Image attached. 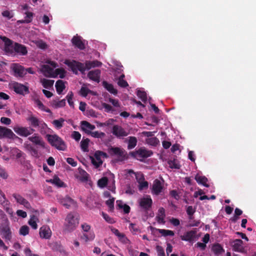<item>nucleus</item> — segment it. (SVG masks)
<instances>
[{"mask_svg":"<svg viewBox=\"0 0 256 256\" xmlns=\"http://www.w3.org/2000/svg\"><path fill=\"white\" fill-rule=\"evenodd\" d=\"M64 64L68 66L72 72L76 74H78V71H80L82 74H84L86 70L94 68L92 61L90 60H86L84 64L75 60H66Z\"/></svg>","mask_w":256,"mask_h":256,"instance_id":"1","label":"nucleus"},{"mask_svg":"<svg viewBox=\"0 0 256 256\" xmlns=\"http://www.w3.org/2000/svg\"><path fill=\"white\" fill-rule=\"evenodd\" d=\"M46 138L50 144L58 150L65 151L66 150V143L58 135L48 134L46 135Z\"/></svg>","mask_w":256,"mask_h":256,"instance_id":"2","label":"nucleus"},{"mask_svg":"<svg viewBox=\"0 0 256 256\" xmlns=\"http://www.w3.org/2000/svg\"><path fill=\"white\" fill-rule=\"evenodd\" d=\"M78 224V220L72 213H69L66 216L64 225V232H71L74 230Z\"/></svg>","mask_w":256,"mask_h":256,"instance_id":"3","label":"nucleus"},{"mask_svg":"<svg viewBox=\"0 0 256 256\" xmlns=\"http://www.w3.org/2000/svg\"><path fill=\"white\" fill-rule=\"evenodd\" d=\"M153 154L152 150H149L144 148H140L137 150L131 152L130 154L138 160H142V158H147Z\"/></svg>","mask_w":256,"mask_h":256,"instance_id":"4","label":"nucleus"},{"mask_svg":"<svg viewBox=\"0 0 256 256\" xmlns=\"http://www.w3.org/2000/svg\"><path fill=\"white\" fill-rule=\"evenodd\" d=\"M1 39L4 43V50L8 54H14V42L10 39L4 36H0Z\"/></svg>","mask_w":256,"mask_h":256,"instance_id":"5","label":"nucleus"},{"mask_svg":"<svg viewBox=\"0 0 256 256\" xmlns=\"http://www.w3.org/2000/svg\"><path fill=\"white\" fill-rule=\"evenodd\" d=\"M14 131L18 135L24 137H26L32 134L35 130L30 127L15 126Z\"/></svg>","mask_w":256,"mask_h":256,"instance_id":"6","label":"nucleus"},{"mask_svg":"<svg viewBox=\"0 0 256 256\" xmlns=\"http://www.w3.org/2000/svg\"><path fill=\"white\" fill-rule=\"evenodd\" d=\"M152 204V200L150 196L141 198L139 200V206L144 212L148 211Z\"/></svg>","mask_w":256,"mask_h":256,"instance_id":"7","label":"nucleus"},{"mask_svg":"<svg viewBox=\"0 0 256 256\" xmlns=\"http://www.w3.org/2000/svg\"><path fill=\"white\" fill-rule=\"evenodd\" d=\"M0 230L2 238L6 240L10 241L11 240L12 238V232L6 222L2 224L0 226Z\"/></svg>","mask_w":256,"mask_h":256,"instance_id":"8","label":"nucleus"},{"mask_svg":"<svg viewBox=\"0 0 256 256\" xmlns=\"http://www.w3.org/2000/svg\"><path fill=\"white\" fill-rule=\"evenodd\" d=\"M164 182L163 180L162 182H161L158 179H156L154 180L152 188V194L158 196L162 192L164 188Z\"/></svg>","mask_w":256,"mask_h":256,"instance_id":"9","label":"nucleus"},{"mask_svg":"<svg viewBox=\"0 0 256 256\" xmlns=\"http://www.w3.org/2000/svg\"><path fill=\"white\" fill-rule=\"evenodd\" d=\"M12 87L14 90L18 94L24 96L30 93L28 87L22 84L15 82Z\"/></svg>","mask_w":256,"mask_h":256,"instance_id":"10","label":"nucleus"},{"mask_svg":"<svg viewBox=\"0 0 256 256\" xmlns=\"http://www.w3.org/2000/svg\"><path fill=\"white\" fill-rule=\"evenodd\" d=\"M4 138L14 139L18 138V136H16L10 129L0 126V138Z\"/></svg>","mask_w":256,"mask_h":256,"instance_id":"11","label":"nucleus"},{"mask_svg":"<svg viewBox=\"0 0 256 256\" xmlns=\"http://www.w3.org/2000/svg\"><path fill=\"white\" fill-rule=\"evenodd\" d=\"M112 133L114 135L118 138H122L126 136L128 134L124 128L118 125H114L112 128Z\"/></svg>","mask_w":256,"mask_h":256,"instance_id":"12","label":"nucleus"},{"mask_svg":"<svg viewBox=\"0 0 256 256\" xmlns=\"http://www.w3.org/2000/svg\"><path fill=\"white\" fill-rule=\"evenodd\" d=\"M180 238L182 240L190 242H193L198 238L196 236V230L188 231L186 232L184 235L180 236Z\"/></svg>","mask_w":256,"mask_h":256,"instance_id":"13","label":"nucleus"},{"mask_svg":"<svg viewBox=\"0 0 256 256\" xmlns=\"http://www.w3.org/2000/svg\"><path fill=\"white\" fill-rule=\"evenodd\" d=\"M12 70L16 76L23 77L26 75L24 68L18 64H14L12 66Z\"/></svg>","mask_w":256,"mask_h":256,"instance_id":"14","label":"nucleus"},{"mask_svg":"<svg viewBox=\"0 0 256 256\" xmlns=\"http://www.w3.org/2000/svg\"><path fill=\"white\" fill-rule=\"evenodd\" d=\"M58 202L67 208H69L70 206L74 204V200L68 196L63 197L61 196H58Z\"/></svg>","mask_w":256,"mask_h":256,"instance_id":"15","label":"nucleus"},{"mask_svg":"<svg viewBox=\"0 0 256 256\" xmlns=\"http://www.w3.org/2000/svg\"><path fill=\"white\" fill-rule=\"evenodd\" d=\"M14 53L21 56H26L28 54L26 47L18 42L14 43Z\"/></svg>","mask_w":256,"mask_h":256,"instance_id":"16","label":"nucleus"},{"mask_svg":"<svg viewBox=\"0 0 256 256\" xmlns=\"http://www.w3.org/2000/svg\"><path fill=\"white\" fill-rule=\"evenodd\" d=\"M40 236L42 238L49 239L52 236V231L48 226H42L40 229Z\"/></svg>","mask_w":256,"mask_h":256,"instance_id":"17","label":"nucleus"},{"mask_svg":"<svg viewBox=\"0 0 256 256\" xmlns=\"http://www.w3.org/2000/svg\"><path fill=\"white\" fill-rule=\"evenodd\" d=\"M72 42L74 46L80 50H83L85 48L84 42L82 40V38L80 36H74L72 39Z\"/></svg>","mask_w":256,"mask_h":256,"instance_id":"18","label":"nucleus"},{"mask_svg":"<svg viewBox=\"0 0 256 256\" xmlns=\"http://www.w3.org/2000/svg\"><path fill=\"white\" fill-rule=\"evenodd\" d=\"M100 74L101 72L98 69L92 70L88 72V76L91 80L98 83L100 82Z\"/></svg>","mask_w":256,"mask_h":256,"instance_id":"19","label":"nucleus"},{"mask_svg":"<svg viewBox=\"0 0 256 256\" xmlns=\"http://www.w3.org/2000/svg\"><path fill=\"white\" fill-rule=\"evenodd\" d=\"M12 196L15 198L17 202L23 205L26 208H31L30 202L20 194H14Z\"/></svg>","mask_w":256,"mask_h":256,"instance_id":"20","label":"nucleus"},{"mask_svg":"<svg viewBox=\"0 0 256 256\" xmlns=\"http://www.w3.org/2000/svg\"><path fill=\"white\" fill-rule=\"evenodd\" d=\"M102 154H103L102 152L96 151L94 154V158H92V164L96 168H98L102 164V161L101 159Z\"/></svg>","mask_w":256,"mask_h":256,"instance_id":"21","label":"nucleus"},{"mask_svg":"<svg viewBox=\"0 0 256 256\" xmlns=\"http://www.w3.org/2000/svg\"><path fill=\"white\" fill-rule=\"evenodd\" d=\"M96 127L94 125L90 124L87 121H82L81 122V128L88 134H89L88 132H91V130L95 129Z\"/></svg>","mask_w":256,"mask_h":256,"instance_id":"22","label":"nucleus"},{"mask_svg":"<svg viewBox=\"0 0 256 256\" xmlns=\"http://www.w3.org/2000/svg\"><path fill=\"white\" fill-rule=\"evenodd\" d=\"M166 216L165 210L163 208H160L158 210V214L156 216V220L158 224H164V218Z\"/></svg>","mask_w":256,"mask_h":256,"instance_id":"23","label":"nucleus"},{"mask_svg":"<svg viewBox=\"0 0 256 256\" xmlns=\"http://www.w3.org/2000/svg\"><path fill=\"white\" fill-rule=\"evenodd\" d=\"M243 241L240 239H236L234 241L233 248L236 252H242L244 250L242 246Z\"/></svg>","mask_w":256,"mask_h":256,"instance_id":"24","label":"nucleus"},{"mask_svg":"<svg viewBox=\"0 0 256 256\" xmlns=\"http://www.w3.org/2000/svg\"><path fill=\"white\" fill-rule=\"evenodd\" d=\"M108 153L111 156H122L124 154L122 150L118 147H111L108 148Z\"/></svg>","mask_w":256,"mask_h":256,"instance_id":"25","label":"nucleus"},{"mask_svg":"<svg viewBox=\"0 0 256 256\" xmlns=\"http://www.w3.org/2000/svg\"><path fill=\"white\" fill-rule=\"evenodd\" d=\"M28 139L35 144L42 146L44 144L42 138L36 134H34L32 136L29 137Z\"/></svg>","mask_w":256,"mask_h":256,"instance_id":"26","label":"nucleus"},{"mask_svg":"<svg viewBox=\"0 0 256 256\" xmlns=\"http://www.w3.org/2000/svg\"><path fill=\"white\" fill-rule=\"evenodd\" d=\"M66 99L59 100L58 98L53 100L52 102V106L54 108H62L66 106Z\"/></svg>","mask_w":256,"mask_h":256,"instance_id":"27","label":"nucleus"},{"mask_svg":"<svg viewBox=\"0 0 256 256\" xmlns=\"http://www.w3.org/2000/svg\"><path fill=\"white\" fill-rule=\"evenodd\" d=\"M42 120L33 116H30L27 118V120L30 122V125L34 128H38Z\"/></svg>","mask_w":256,"mask_h":256,"instance_id":"28","label":"nucleus"},{"mask_svg":"<svg viewBox=\"0 0 256 256\" xmlns=\"http://www.w3.org/2000/svg\"><path fill=\"white\" fill-rule=\"evenodd\" d=\"M194 178L198 184H202L207 188L209 187V185L206 184L208 178L206 176L196 174Z\"/></svg>","mask_w":256,"mask_h":256,"instance_id":"29","label":"nucleus"},{"mask_svg":"<svg viewBox=\"0 0 256 256\" xmlns=\"http://www.w3.org/2000/svg\"><path fill=\"white\" fill-rule=\"evenodd\" d=\"M26 15L24 20H20L18 22L20 24H28L32 22L34 16V14L32 12H25Z\"/></svg>","mask_w":256,"mask_h":256,"instance_id":"30","label":"nucleus"},{"mask_svg":"<svg viewBox=\"0 0 256 256\" xmlns=\"http://www.w3.org/2000/svg\"><path fill=\"white\" fill-rule=\"evenodd\" d=\"M55 87L58 94H60L65 89L66 86L64 82L62 80H58L56 82Z\"/></svg>","mask_w":256,"mask_h":256,"instance_id":"31","label":"nucleus"},{"mask_svg":"<svg viewBox=\"0 0 256 256\" xmlns=\"http://www.w3.org/2000/svg\"><path fill=\"white\" fill-rule=\"evenodd\" d=\"M138 140L137 138L135 136H129L128 140V150H132L134 148L137 144Z\"/></svg>","mask_w":256,"mask_h":256,"instance_id":"32","label":"nucleus"},{"mask_svg":"<svg viewBox=\"0 0 256 256\" xmlns=\"http://www.w3.org/2000/svg\"><path fill=\"white\" fill-rule=\"evenodd\" d=\"M65 120L60 118L58 120H54L52 122V124L54 125V128L57 130H60L64 126Z\"/></svg>","mask_w":256,"mask_h":256,"instance_id":"33","label":"nucleus"},{"mask_svg":"<svg viewBox=\"0 0 256 256\" xmlns=\"http://www.w3.org/2000/svg\"><path fill=\"white\" fill-rule=\"evenodd\" d=\"M103 86L110 92L112 94H116L117 90L114 88V86L112 84L108 83L106 81L102 82Z\"/></svg>","mask_w":256,"mask_h":256,"instance_id":"34","label":"nucleus"},{"mask_svg":"<svg viewBox=\"0 0 256 256\" xmlns=\"http://www.w3.org/2000/svg\"><path fill=\"white\" fill-rule=\"evenodd\" d=\"M90 140L88 138H82L80 142V148L84 152H88V145Z\"/></svg>","mask_w":256,"mask_h":256,"instance_id":"35","label":"nucleus"},{"mask_svg":"<svg viewBox=\"0 0 256 256\" xmlns=\"http://www.w3.org/2000/svg\"><path fill=\"white\" fill-rule=\"evenodd\" d=\"M40 82L44 88H45L49 89L52 88L54 84V80H48L46 78H43L41 80Z\"/></svg>","mask_w":256,"mask_h":256,"instance_id":"36","label":"nucleus"},{"mask_svg":"<svg viewBox=\"0 0 256 256\" xmlns=\"http://www.w3.org/2000/svg\"><path fill=\"white\" fill-rule=\"evenodd\" d=\"M212 250L216 254H220L223 252H224L222 247L219 244H214L213 246H212Z\"/></svg>","mask_w":256,"mask_h":256,"instance_id":"37","label":"nucleus"},{"mask_svg":"<svg viewBox=\"0 0 256 256\" xmlns=\"http://www.w3.org/2000/svg\"><path fill=\"white\" fill-rule=\"evenodd\" d=\"M158 231L160 234H162V236H174V231L171 230L158 229Z\"/></svg>","mask_w":256,"mask_h":256,"instance_id":"38","label":"nucleus"},{"mask_svg":"<svg viewBox=\"0 0 256 256\" xmlns=\"http://www.w3.org/2000/svg\"><path fill=\"white\" fill-rule=\"evenodd\" d=\"M38 128L42 134H46V130L48 128L47 124L42 120H41Z\"/></svg>","mask_w":256,"mask_h":256,"instance_id":"39","label":"nucleus"},{"mask_svg":"<svg viewBox=\"0 0 256 256\" xmlns=\"http://www.w3.org/2000/svg\"><path fill=\"white\" fill-rule=\"evenodd\" d=\"M169 166L172 168L179 169L180 168V165L178 162L176 160H170L168 162Z\"/></svg>","mask_w":256,"mask_h":256,"instance_id":"40","label":"nucleus"},{"mask_svg":"<svg viewBox=\"0 0 256 256\" xmlns=\"http://www.w3.org/2000/svg\"><path fill=\"white\" fill-rule=\"evenodd\" d=\"M50 182L58 187H62L64 185V182L58 176H56L52 180H50Z\"/></svg>","mask_w":256,"mask_h":256,"instance_id":"41","label":"nucleus"},{"mask_svg":"<svg viewBox=\"0 0 256 256\" xmlns=\"http://www.w3.org/2000/svg\"><path fill=\"white\" fill-rule=\"evenodd\" d=\"M73 97L74 94L72 92H69L66 96V98L68 100V104L69 106L72 108H74V102L72 101Z\"/></svg>","mask_w":256,"mask_h":256,"instance_id":"42","label":"nucleus"},{"mask_svg":"<svg viewBox=\"0 0 256 256\" xmlns=\"http://www.w3.org/2000/svg\"><path fill=\"white\" fill-rule=\"evenodd\" d=\"M42 70L46 76L51 74L53 71V69L48 65H44Z\"/></svg>","mask_w":256,"mask_h":256,"instance_id":"43","label":"nucleus"},{"mask_svg":"<svg viewBox=\"0 0 256 256\" xmlns=\"http://www.w3.org/2000/svg\"><path fill=\"white\" fill-rule=\"evenodd\" d=\"M108 182V178L106 177H103L98 180V185L100 188H103L107 185Z\"/></svg>","mask_w":256,"mask_h":256,"instance_id":"44","label":"nucleus"},{"mask_svg":"<svg viewBox=\"0 0 256 256\" xmlns=\"http://www.w3.org/2000/svg\"><path fill=\"white\" fill-rule=\"evenodd\" d=\"M137 96L144 102L147 100L146 94L145 92L140 90H138L136 93Z\"/></svg>","mask_w":256,"mask_h":256,"instance_id":"45","label":"nucleus"},{"mask_svg":"<svg viewBox=\"0 0 256 256\" xmlns=\"http://www.w3.org/2000/svg\"><path fill=\"white\" fill-rule=\"evenodd\" d=\"M89 134L95 138H102L105 136L106 134L103 132L98 131L88 132Z\"/></svg>","mask_w":256,"mask_h":256,"instance_id":"46","label":"nucleus"},{"mask_svg":"<svg viewBox=\"0 0 256 256\" xmlns=\"http://www.w3.org/2000/svg\"><path fill=\"white\" fill-rule=\"evenodd\" d=\"M146 142L151 146H156L159 142V140L156 137H152L146 139Z\"/></svg>","mask_w":256,"mask_h":256,"instance_id":"47","label":"nucleus"},{"mask_svg":"<svg viewBox=\"0 0 256 256\" xmlns=\"http://www.w3.org/2000/svg\"><path fill=\"white\" fill-rule=\"evenodd\" d=\"M29 233V228L28 226L24 225L20 227L19 234L20 235L25 236Z\"/></svg>","mask_w":256,"mask_h":256,"instance_id":"48","label":"nucleus"},{"mask_svg":"<svg viewBox=\"0 0 256 256\" xmlns=\"http://www.w3.org/2000/svg\"><path fill=\"white\" fill-rule=\"evenodd\" d=\"M95 235L94 232H90L88 234H84L82 236V238L85 240V241L88 242L89 240H92L94 238Z\"/></svg>","mask_w":256,"mask_h":256,"instance_id":"49","label":"nucleus"},{"mask_svg":"<svg viewBox=\"0 0 256 256\" xmlns=\"http://www.w3.org/2000/svg\"><path fill=\"white\" fill-rule=\"evenodd\" d=\"M90 92H91V90L88 88L84 86H82L80 91V95L84 97H86Z\"/></svg>","mask_w":256,"mask_h":256,"instance_id":"50","label":"nucleus"},{"mask_svg":"<svg viewBox=\"0 0 256 256\" xmlns=\"http://www.w3.org/2000/svg\"><path fill=\"white\" fill-rule=\"evenodd\" d=\"M80 180L82 182H85L88 180V174L84 170H82L80 172Z\"/></svg>","mask_w":256,"mask_h":256,"instance_id":"51","label":"nucleus"},{"mask_svg":"<svg viewBox=\"0 0 256 256\" xmlns=\"http://www.w3.org/2000/svg\"><path fill=\"white\" fill-rule=\"evenodd\" d=\"M34 219L35 217L33 216L28 220V224L33 229L36 230L38 228V225Z\"/></svg>","mask_w":256,"mask_h":256,"instance_id":"52","label":"nucleus"},{"mask_svg":"<svg viewBox=\"0 0 256 256\" xmlns=\"http://www.w3.org/2000/svg\"><path fill=\"white\" fill-rule=\"evenodd\" d=\"M56 74L60 75V78H64L66 76V71L62 68H57L56 70Z\"/></svg>","mask_w":256,"mask_h":256,"instance_id":"53","label":"nucleus"},{"mask_svg":"<svg viewBox=\"0 0 256 256\" xmlns=\"http://www.w3.org/2000/svg\"><path fill=\"white\" fill-rule=\"evenodd\" d=\"M117 237L118 240L123 244H127L128 241V240L124 233H120Z\"/></svg>","mask_w":256,"mask_h":256,"instance_id":"54","label":"nucleus"},{"mask_svg":"<svg viewBox=\"0 0 256 256\" xmlns=\"http://www.w3.org/2000/svg\"><path fill=\"white\" fill-rule=\"evenodd\" d=\"M102 217L104 218L106 220V221L110 223V224H113L114 221V219L112 218H110L108 214H106L104 212H102Z\"/></svg>","mask_w":256,"mask_h":256,"instance_id":"55","label":"nucleus"},{"mask_svg":"<svg viewBox=\"0 0 256 256\" xmlns=\"http://www.w3.org/2000/svg\"><path fill=\"white\" fill-rule=\"evenodd\" d=\"M72 137L76 141L78 142L81 138V134L78 132L74 131L72 134Z\"/></svg>","mask_w":256,"mask_h":256,"instance_id":"56","label":"nucleus"},{"mask_svg":"<svg viewBox=\"0 0 256 256\" xmlns=\"http://www.w3.org/2000/svg\"><path fill=\"white\" fill-rule=\"evenodd\" d=\"M114 198H110L106 201V204L109 207L110 210H113L114 208Z\"/></svg>","mask_w":256,"mask_h":256,"instance_id":"57","label":"nucleus"},{"mask_svg":"<svg viewBox=\"0 0 256 256\" xmlns=\"http://www.w3.org/2000/svg\"><path fill=\"white\" fill-rule=\"evenodd\" d=\"M156 250L158 252V256H165V253L163 248L160 246H156Z\"/></svg>","mask_w":256,"mask_h":256,"instance_id":"58","label":"nucleus"},{"mask_svg":"<svg viewBox=\"0 0 256 256\" xmlns=\"http://www.w3.org/2000/svg\"><path fill=\"white\" fill-rule=\"evenodd\" d=\"M186 212L187 214L190 216H192L196 212L194 208L192 206H188L186 208Z\"/></svg>","mask_w":256,"mask_h":256,"instance_id":"59","label":"nucleus"},{"mask_svg":"<svg viewBox=\"0 0 256 256\" xmlns=\"http://www.w3.org/2000/svg\"><path fill=\"white\" fill-rule=\"evenodd\" d=\"M0 122L4 124L9 125L11 123V120L6 117H2L0 118Z\"/></svg>","mask_w":256,"mask_h":256,"instance_id":"60","label":"nucleus"},{"mask_svg":"<svg viewBox=\"0 0 256 256\" xmlns=\"http://www.w3.org/2000/svg\"><path fill=\"white\" fill-rule=\"evenodd\" d=\"M170 195L176 200H178L180 198L179 194L175 190H172L170 192Z\"/></svg>","mask_w":256,"mask_h":256,"instance_id":"61","label":"nucleus"},{"mask_svg":"<svg viewBox=\"0 0 256 256\" xmlns=\"http://www.w3.org/2000/svg\"><path fill=\"white\" fill-rule=\"evenodd\" d=\"M118 84L122 88H126L128 86L127 82L124 80H118Z\"/></svg>","mask_w":256,"mask_h":256,"instance_id":"62","label":"nucleus"},{"mask_svg":"<svg viewBox=\"0 0 256 256\" xmlns=\"http://www.w3.org/2000/svg\"><path fill=\"white\" fill-rule=\"evenodd\" d=\"M3 16L7 18L8 19H10L13 17V14H12L8 10H4L2 12Z\"/></svg>","mask_w":256,"mask_h":256,"instance_id":"63","label":"nucleus"},{"mask_svg":"<svg viewBox=\"0 0 256 256\" xmlns=\"http://www.w3.org/2000/svg\"><path fill=\"white\" fill-rule=\"evenodd\" d=\"M170 223L174 226H176L180 224V222L178 219L172 218L170 220Z\"/></svg>","mask_w":256,"mask_h":256,"instance_id":"64","label":"nucleus"}]
</instances>
